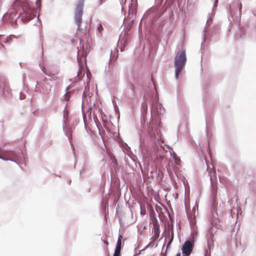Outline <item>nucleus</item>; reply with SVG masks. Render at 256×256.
<instances>
[{"label": "nucleus", "instance_id": "obj_15", "mask_svg": "<svg viewBox=\"0 0 256 256\" xmlns=\"http://www.w3.org/2000/svg\"><path fill=\"white\" fill-rule=\"evenodd\" d=\"M206 241L208 242H210L212 243H214V234L213 232L210 231V230L208 231V232L206 235Z\"/></svg>", "mask_w": 256, "mask_h": 256}, {"label": "nucleus", "instance_id": "obj_48", "mask_svg": "<svg viewBox=\"0 0 256 256\" xmlns=\"http://www.w3.org/2000/svg\"><path fill=\"white\" fill-rule=\"evenodd\" d=\"M38 82H36V86H35V88H36H36H38V86H38Z\"/></svg>", "mask_w": 256, "mask_h": 256}, {"label": "nucleus", "instance_id": "obj_20", "mask_svg": "<svg viewBox=\"0 0 256 256\" xmlns=\"http://www.w3.org/2000/svg\"><path fill=\"white\" fill-rule=\"evenodd\" d=\"M95 104L94 102L92 106H89L88 110V118L89 119H91L92 118V108L94 106Z\"/></svg>", "mask_w": 256, "mask_h": 256}, {"label": "nucleus", "instance_id": "obj_40", "mask_svg": "<svg viewBox=\"0 0 256 256\" xmlns=\"http://www.w3.org/2000/svg\"><path fill=\"white\" fill-rule=\"evenodd\" d=\"M238 8H239V10H240V12L242 9V4L241 2H240L238 4Z\"/></svg>", "mask_w": 256, "mask_h": 256}, {"label": "nucleus", "instance_id": "obj_10", "mask_svg": "<svg viewBox=\"0 0 256 256\" xmlns=\"http://www.w3.org/2000/svg\"><path fill=\"white\" fill-rule=\"evenodd\" d=\"M164 111V108H162V104L158 103V102H154L152 105L151 116L152 114L156 115L158 116L162 114Z\"/></svg>", "mask_w": 256, "mask_h": 256}, {"label": "nucleus", "instance_id": "obj_55", "mask_svg": "<svg viewBox=\"0 0 256 256\" xmlns=\"http://www.w3.org/2000/svg\"><path fill=\"white\" fill-rule=\"evenodd\" d=\"M35 92H40V90H35Z\"/></svg>", "mask_w": 256, "mask_h": 256}, {"label": "nucleus", "instance_id": "obj_26", "mask_svg": "<svg viewBox=\"0 0 256 256\" xmlns=\"http://www.w3.org/2000/svg\"><path fill=\"white\" fill-rule=\"evenodd\" d=\"M120 249L115 248L113 256H120Z\"/></svg>", "mask_w": 256, "mask_h": 256}, {"label": "nucleus", "instance_id": "obj_16", "mask_svg": "<svg viewBox=\"0 0 256 256\" xmlns=\"http://www.w3.org/2000/svg\"><path fill=\"white\" fill-rule=\"evenodd\" d=\"M208 25L207 27H205L204 30H203V39H204V42H202L201 46H200V49H201L202 50L204 49V48L203 47L204 42H206V33L208 30Z\"/></svg>", "mask_w": 256, "mask_h": 256}, {"label": "nucleus", "instance_id": "obj_49", "mask_svg": "<svg viewBox=\"0 0 256 256\" xmlns=\"http://www.w3.org/2000/svg\"><path fill=\"white\" fill-rule=\"evenodd\" d=\"M70 88V86H68L66 88V91H68V90L69 88Z\"/></svg>", "mask_w": 256, "mask_h": 256}, {"label": "nucleus", "instance_id": "obj_4", "mask_svg": "<svg viewBox=\"0 0 256 256\" xmlns=\"http://www.w3.org/2000/svg\"><path fill=\"white\" fill-rule=\"evenodd\" d=\"M186 52L181 50L178 52L175 56L174 59V66L175 68L174 76L178 80L179 75L182 72L183 68L185 66L186 62Z\"/></svg>", "mask_w": 256, "mask_h": 256}, {"label": "nucleus", "instance_id": "obj_47", "mask_svg": "<svg viewBox=\"0 0 256 256\" xmlns=\"http://www.w3.org/2000/svg\"><path fill=\"white\" fill-rule=\"evenodd\" d=\"M104 243L106 244V245H108V242L106 240H104Z\"/></svg>", "mask_w": 256, "mask_h": 256}, {"label": "nucleus", "instance_id": "obj_21", "mask_svg": "<svg viewBox=\"0 0 256 256\" xmlns=\"http://www.w3.org/2000/svg\"><path fill=\"white\" fill-rule=\"evenodd\" d=\"M12 37H14V38H16V37L14 36V35H12V34H10V36H7L5 38V39H4V40L3 41V42H5V43L8 42H10V41L12 40Z\"/></svg>", "mask_w": 256, "mask_h": 256}, {"label": "nucleus", "instance_id": "obj_45", "mask_svg": "<svg viewBox=\"0 0 256 256\" xmlns=\"http://www.w3.org/2000/svg\"><path fill=\"white\" fill-rule=\"evenodd\" d=\"M2 48L4 49L5 48H4V46L0 42V50H1Z\"/></svg>", "mask_w": 256, "mask_h": 256}, {"label": "nucleus", "instance_id": "obj_11", "mask_svg": "<svg viewBox=\"0 0 256 256\" xmlns=\"http://www.w3.org/2000/svg\"><path fill=\"white\" fill-rule=\"evenodd\" d=\"M62 130L64 132L65 136L68 138L69 140V142L70 144V146H72V144L71 142V140L72 139V130L71 126L69 125L67 123L66 120H64L62 124Z\"/></svg>", "mask_w": 256, "mask_h": 256}, {"label": "nucleus", "instance_id": "obj_61", "mask_svg": "<svg viewBox=\"0 0 256 256\" xmlns=\"http://www.w3.org/2000/svg\"><path fill=\"white\" fill-rule=\"evenodd\" d=\"M46 77H45L44 78V80H45L46 79Z\"/></svg>", "mask_w": 256, "mask_h": 256}, {"label": "nucleus", "instance_id": "obj_17", "mask_svg": "<svg viewBox=\"0 0 256 256\" xmlns=\"http://www.w3.org/2000/svg\"><path fill=\"white\" fill-rule=\"evenodd\" d=\"M40 56L41 58H42L44 56V53H43L44 48H43V40H42L43 36L40 35Z\"/></svg>", "mask_w": 256, "mask_h": 256}, {"label": "nucleus", "instance_id": "obj_9", "mask_svg": "<svg viewBox=\"0 0 256 256\" xmlns=\"http://www.w3.org/2000/svg\"><path fill=\"white\" fill-rule=\"evenodd\" d=\"M10 88L5 79L0 76V96L6 97L10 93Z\"/></svg>", "mask_w": 256, "mask_h": 256}, {"label": "nucleus", "instance_id": "obj_34", "mask_svg": "<svg viewBox=\"0 0 256 256\" xmlns=\"http://www.w3.org/2000/svg\"><path fill=\"white\" fill-rule=\"evenodd\" d=\"M218 0H215L213 5V8H216L218 6Z\"/></svg>", "mask_w": 256, "mask_h": 256}, {"label": "nucleus", "instance_id": "obj_57", "mask_svg": "<svg viewBox=\"0 0 256 256\" xmlns=\"http://www.w3.org/2000/svg\"><path fill=\"white\" fill-rule=\"evenodd\" d=\"M209 20H210V18L208 17V20H207V22H206V24H208V21Z\"/></svg>", "mask_w": 256, "mask_h": 256}, {"label": "nucleus", "instance_id": "obj_13", "mask_svg": "<svg viewBox=\"0 0 256 256\" xmlns=\"http://www.w3.org/2000/svg\"><path fill=\"white\" fill-rule=\"evenodd\" d=\"M187 217L189 220L190 226L191 229L192 228H197V226L196 224V219L195 214H194V216H192L189 214L187 213Z\"/></svg>", "mask_w": 256, "mask_h": 256}, {"label": "nucleus", "instance_id": "obj_18", "mask_svg": "<svg viewBox=\"0 0 256 256\" xmlns=\"http://www.w3.org/2000/svg\"><path fill=\"white\" fill-rule=\"evenodd\" d=\"M122 238V236L120 234H119L118 238L116 242V249H120L122 248V242L120 238Z\"/></svg>", "mask_w": 256, "mask_h": 256}, {"label": "nucleus", "instance_id": "obj_5", "mask_svg": "<svg viewBox=\"0 0 256 256\" xmlns=\"http://www.w3.org/2000/svg\"><path fill=\"white\" fill-rule=\"evenodd\" d=\"M84 0H78L74 12V22L78 26V30L80 29L82 16L83 15L84 6Z\"/></svg>", "mask_w": 256, "mask_h": 256}, {"label": "nucleus", "instance_id": "obj_29", "mask_svg": "<svg viewBox=\"0 0 256 256\" xmlns=\"http://www.w3.org/2000/svg\"><path fill=\"white\" fill-rule=\"evenodd\" d=\"M41 70L46 75H47V76L50 75L48 72L46 70L44 66L41 67Z\"/></svg>", "mask_w": 256, "mask_h": 256}, {"label": "nucleus", "instance_id": "obj_27", "mask_svg": "<svg viewBox=\"0 0 256 256\" xmlns=\"http://www.w3.org/2000/svg\"><path fill=\"white\" fill-rule=\"evenodd\" d=\"M196 236H190V238L189 240H189L191 242H192V244H194L195 242V241L196 240Z\"/></svg>", "mask_w": 256, "mask_h": 256}, {"label": "nucleus", "instance_id": "obj_1", "mask_svg": "<svg viewBox=\"0 0 256 256\" xmlns=\"http://www.w3.org/2000/svg\"><path fill=\"white\" fill-rule=\"evenodd\" d=\"M141 127L138 130L139 141L142 146L141 152L143 158L152 159L156 154V152L162 149V146L158 142V138L156 136V131L149 124L147 129L144 128L146 123L148 104L146 102L142 104Z\"/></svg>", "mask_w": 256, "mask_h": 256}, {"label": "nucleus", "instance_id": "obj_2", "mask_svg": "<svg viewBox=\"0 0 256 256\" xmlns=\"http://www.w3.org/2000/svg\"><path fill=\"white\" fill-rule=\"evenodd\" d=\"M35 16L33 8L30 7L24 8V1L22 0H16L9 11L3 15L2 20L4 22L15 26L17 25V19L20 18L22 22H27Z\"/></svg>", "mask_w": 256, "mask_h": 256}, {"label": "nucleus", "instance_id": "obj_44", "mask_svg": "<svg viewBox=\"0 0 256 256\" xmlns=\"http://www.w3.org/2000/svg\"><path fill=\"white\" fill-rule=\"evenodd\" d=\"M174 232H172L171 233V234H170V238H172V240H174Z\"/></svg>", "mask_w": 256, "mask_h": 256}, {"label": "nucleus", "instance_id": "obj_25", "mask_svg": "<svg viewBox=\"0 0 256 256\" xmlns=\"http://www.w3.org/2000/svg\"><path fill=\"white\" fill-rule=\"evenodd\" d=\"M93 118H94V122L98 128V130H100V128H99V126H98V123L99 122H98V120L96 116L94 114L93 116Z\"/></svg>", "mask_w": 256, "mask_h": 256}, {"label": "nucleus", "instance_id": "obj_63", "mask_svg": "<svg viewBox=\"0 0 256 256\" xmlns=\"http://www.w3.org/2000/svg\"><path fill=\"white\" fill-rule=\"evenodd\" d=\"M38 20H40L39 19L38 17Z\"/></svg>", "mask_w": 256, "mask_h": 256}, {"label": "nucleus", "instance_id": "obj_33", "mask_svg": "<svg viewBox=\"0 0 256 256\" xmlns=\"http://www.w3.org/2000/svg\"><path fill=\"white\" fill-rule=\"evenodd\" d=\"M89 52L88 50V51H86V52H85V54L84 56V62L86 63V56L87 54H88V53Z\"/></svg>", "mask_w": 256, "mask_h": 256}, {"label": "nucleus", "instance_id": "obj_38", "mask_svg": "<svg viewBox=\"0 0 256 256\" xmlns=\"http://www.w3.org/2000/svg\"><path fill=\"white\" fill-rule=\"evenodd\" d=\"M204 256H210V254H208V250H205Z\"/></svg>", "mask_w": 256, "mask_h": 256}, {"label": "nucleus", "instance_id": "obj_32", "mask_svg": "<svg viewBox=\"0 0 256 256\" xmlns=\"http://www.w3.org/2000/svg\"><path fill=\"white\" fill-rule=\"evenodd\" d=\"M82 117H83V118H84V126L86 128V129L87 128V127H88V126L86 125V116L85 114H84L83 113L82 114Z\"/></svg>", "mask_w": 256, "mask_h": 256}, {"label": "nucleus", "instance_id": "obj_53", "mask_svg": "<svg viewBox=\"0 0 256 256\" xmlns=\"http://www.w3.org/2000/svg\"><path fill=\"white\" fill-rule=\"evenodd\" d=\"M176 256H180V253L178 252Z\"/></svg>", "mask_w": 256, "mask_h": 256}, {"label": "nucleus", "instance_id": "obj_36", "mask_svg": "<svg viewBox=\"0 0 256 256\" xmlns=\"http://www.w3.org/2000/svg\"><path fill=\"white\" fill-rule=\"evenodd\" d=\"M171 244L172 243H170V242H168V244H166V248L165 252H164L165 253L166 252L167 250H168V248L170 246Z\"/></svg>", "mask_w": 256, "mask_h": 256}, {"label": "nucleus", "instance_id": "obj_22", "mask_svg": "<svg viewBox=\"0 0 256 256\" xmlns=\"http://www.w3.org/2000/svg\"><path fill=\"white\" fill-rule=\"evenodd\" d=\"M118 54L116 55L115 54H112V51L111 52V54L110 56V62H112V61H115L117 59Z\"/></svg>", "mask_w": 256, "mask_h": 256}, {"label": "nucleus", "instance_id": "obj_41", "mask_svg": "<svg viewBox=\"0 0 256 256\" xmlns=\"http://www.w3.org/2000/svg\"><path fill=\"white\" fill-rule=\"evenodd\" d=\"M198 208V206L196 204L195 206L192 208V212L195 213L196 209Z\"/></svg>", "mask_w": 256, "mask_h": 256}, {"label": "nucleus", "instance_id": "obj_7", "mask_svg": "<svg viewBox=\"0 0 256 256\" xmlns=\"http://www.w3.org/2000/svg\"><path fill=\"white\" fill-rule=\"evenodd\" d=\"M137 0H130V2L128 4V17L132 22H134L136 18V16L133 17L137 12Z\"/></svg>", "mask_w": 256, "mask_h": 256}, {"label": "nucleus", "instance_id": "obj_59", "mask_svg": "<svg viewBox=\"0 0 256 256\" xmlns=\"http://www.w3.org/2000/svg\"><path fill=\"white\" fill-rule=\"evenodd\" d=\"M229 7H230V12H231V10H230V8H230V6H229Z\"/></svg>", "mask_w": 256, "mask_h": 256}, {"label": "nucleus", "instance_id": "obj_62", "mask_svg": "<svg viewBox=\"0 0 256 256\" xmlns=\"http://www.w3.org/2000/svg\"><path fill=\"white\" fill-rule=\"evenodd\" d=\"M173 154H174V156H175V155H176V154H175L174 152H173Z\"/></svg>", "mask_w": 256, "mask_h": 256}, {"label": "nucleus", "instance_id": "obj_24", "mask_svg": "<svg viewBox=\"0 0 256 256\" xmlns=\"http://www.w3.org/2000/svg\"><path fill=\"white\" fill-rule=\"evenodd\" d=\"M207 246H208V250L210 251V253L211 250H212L214 248V243L211 242V244H210V242H207Z\"/></svg>", "mask_w": 256, "mask_h": 256}, {"label": "nucleus", "instance_id": "obj_43", "mask_svg": "<svg viewBox=\"0 0 256 256\" xmlns=\"http://www.w3.org/2000/svg\"><path fill=\"white\" fill-rule=\"evenodd\" d=\"M207 150L208 152V153H209L210 155V147L209 142L208 143V147Z\"/></svg>", "mask_w": 256, "mask_h": 256}, {"label": "nucleus", "instance_id": "obj_42", "mask_svg": "<svg viewBox=\"0 0 256 256\" xmlns=\"http://www.w3.org/2000/svg\"><path fill=\"white\" fill-rule=\"evenodd\" d=\"M152 246V247L153 246L152 245V242H150L144 248V250L146 249V248Z\"/></svg>", "mask_w": 256, "mask_h": 256}, {"label": "nucleus", "instance_id": "obj_28", "mask_svg": "<svg viewBox=\"0 0 256 256\" xmlns=\"http://www.w3.org/2000/svg\"><path fill=\"white\" fill-rule=\"evenodd\" d=\"M192 230L191 236H196L198 234L197 228H192Z\"/></svg>", "mask_w": 256, "mask_h": 256}, {"label": "nucleus", "instance_id": "obj_54", "mask_svg": "<svg viewBox=\"0 0 256 256\" xmlns=\"http://www.w3.org/2000/svg\"><path fill=\"white\" fill-rule=\"evenodd\" d=\"M20 100H23V99H24V98H22V96L20 95Z\"/></svg>", "mask_w": 256, "mask_h": 256}, {"label": "nucleus", "instance_id": "obj_30", "mask_svg": "<svg viewBox=\"0 0 256 256\" xmlns=\"http://www.w3.org/2000/svg\"><path fill=\"white\" fill-rule=\"evenodd\" d=\"M103 29V27L102 24L100 23L98 24L97 26V30L99 32L102 31V30Z\"/></svg>", "mask_w": 256, "mask_h": 256}, {"label": "nucleus", "instance_id": "obj_52", "mask_svg": "<svg viewBox=\"0 0 256 256\" xmlns=\"http://www.w3.org/2000/svg\"><path fill=\"white\" fill-rule=\"evenodd\" d=\"M168 217H169L170 220H172V219H171V218H170V213H168Z\"/></svg>", "mask_w": 256, "mask_h": 256}, {"label": "nucleus", "instance_id": "obj_37", "mask_svg": "<svg viewBox=\"0 0 256 256\" xmlns=\"http://www.w3.org/2000/svg\"><path fill=\"white\" fill-rule=\"evenodd\" d=\"M138 33H139V34H142V28H140V26H138Z\"/></svg>", "mask_w": 256, "mask_h": 256}, {"label": "nucleus", "instance_id": "obj_35", "mask_svg": "<svg viewBox=\"0 0 256 256\" xmlns=\"http://www.w3.org/2000/svg\"><path fill=\"white\" fill-rule=\"evenodd\" d=\"M86 92H84L83 94H82V103L84 102V99H86ZM82 105H83V104H82Z\"/></svg>", "mask_w": 256, "mask_h": 256}, {"label": "nucleus", "instance_id": "obj_51", "mask_svg": "<svg viewBox=\"0 0 256 256\" xmlns=\"http://www.w3.org/2000/svg\"><path fill=\"white\" fill-rule=\"evenodd\" d=\"M166 238H165V239H164V244L163 245V247L165 245V244L166 242Z\"/></svg>", "mask_w": 256, "mask_h": 256}, {"label": "nucleus", "instance_id": "obj_60", "mask_svg": "<svg viewBox=\"0 0 256 256\" xmlns=\"http://www.w3.org/2000/svg\"><path fill=\"white\" fill-rule=\"evenodd\" d=\"M142 250H140L139 253H138V254H140V253L141 251H142Z\"/></svg>", "mask_w": 256, "mask_h": 256}, {"label": "nucleus", "instance_id": "obj_50", "mask_svg": "<svg viewBox=\"0 0 256 256\" xmlns=\"http://www.w3.org/2000/svg\"><path fill=\"white\" fill-rule=\"evenodd\" d=\"M36 110H35V111L32 112L33 114L34 115V116L36 115Z\"/></svg>", "mask_w": 256, "mask_h": 256}, {"label": "nucleus", "instance_id": "obj_31", "mask_svg": "<svg viewBox=\"0 0 256 256\" xmlns=\"http://www.w3.org/2000/svg\"><path fill=\"white\" fill-rule=\"evenodd\" d=\"M36 4L38 8H40L41 6V0H36Z\"/></svg>", "mask_w": 256, "mask_h": 256}, {"label": "nucleus", "instance_id": "obj_46", "mask_svg": "<svg viewBox=\"0 0 256 256\" xmlns=\"http://www.w3.org/2000/svg\"><path fill=\"white\" fill-rule=\"evenodd\" d=\"M174 240H172V238H170L168 242L170 243H172Z\"/></svg>", "mask_w": 256, "mask_h": 256}, {"label": "nucleus", "instance_id": "obj_39", "mask_svg": "<svg viewBox=\"0 0 256 256\" xmlns=\"http://www.w3.org/2000/svg\"><path fill=\"white\" fill-rule=\"evenodd\" d=\"M64 99L66 101L68 102L70 100V97L66 95V94H64Z\"/></svg>", "mask_w": 256, "mask_h": 256}, {"label": "nucleus", "instance_id": "obj_14", "mask_svg": "<svg viewBox=\"0 0 256 256\" xmlns=\"http://www.w3.org/2000/svg\"><path fill=\"white\" fill-rule=\"evenodd\" d=\"M41 88L43 91V93L45 94H48L51 90V86L48 84H46L40 86Z\"/></svg>", "mask_w": 256, "mask_h": 256}, {"label": "nucleus", "instance_id": "obj_58", "mask_svg": "<svg viewBox=\"0 0 256 256\" xmlns=\"http://www.w3.org/2000/svg\"><path fill=\"white\" fill-rule=\"evenodd\" d=\"M82 174V170H80V174Z\"/></svg>", "mask_w": 256, "mask_h": 256}, {"label": "nucleus", "instance_id": "obj_3", "mask_svg": "<svg viewBox=\"0 0 256 256\" xmlns=\"http://www.w3.org/2000/svg\"><path fill=\"white\" fill-rule=\"evenodd\" d=\"M164 10L162 5L153 6L144 14L139 26L142 28L144 21L146 31L150 34H156L162 28V22L164 21Z\"/></svg>", "mask_w": 256, "mask_h": 256}, {"label": "nucleus", "instance_id": "obj_12", "mask_svg": "<svg viewBox=\"0 0 256 256\" xmlns=\"http://www.w3.org/2000/svg\"><path fill=\"white\" fill-rule=\"evenodd\" d=\"M210 186H211V190L212 193V198L213 200V203L216 202V195H217V186H216V182H214L213 178L212 176L210 178Z\"/></svg>", "mask_w": 256, "mask_h": 256}, {"label": "nucleus", "instance_id": "obj_8", "mask_svg": "<svg viewBox=\"0 0 256 256\" xmlns=\"http://www.w3.org/2000/svg\"><path fill=\"white\" fill-rule=\"evenodd\" d=\"M194 248V244L189 240H186L182 245V256H190Z\"/></svg>", "mask_w": 256, "mask_h": 256}, {"label": "nucleus", "instance_id": "obj_56", "mask_svg": "<svg viewBox=\"0 0 256 256\" xmlns=\"http://www.w3.org/2000/svg\"><path fill=\"white\" fill-rule=\"evenodd\" d=\"M162 256H166V253L164 252V254H162Z\"/></svg>", "mask_w": 256, "mask_h": 256}, {"label": "nucleus", "instance_id": "obj_19", "mask_svg": "<svg viewBox=\"0 0 256 256\" xmlns=\"http://www.w3.org/2000/svg\"><path fill=\"white\" fill-rule=\"evenodd\" d=\"M77 60H78V65L79 66V70H78V72H77L78 75L79 72L82 70L84 66H83L82 64L81 63V62L80 61V59L78 58V55L77 56Z\"/></svg>", "mask_w": 256, "mask_h": 256}, {"label": "nucleus", "instance_id": "obj_23", "mask_svg": "<svg viewBox=\"0 0 256 256\" xmlns=\"http://www.w3.org/2000/svg\"><path fill=\"white\" fill-rule=\"evenodd\" d=\"M108 201H106V202H104V200H102V210L104 212L106 211V210L108 206Z\"/></svg>", "mask_w": 256, "mask_h": 256}, {"label": "nucleus", "instance_id": "obj_6", "mask_svg": "<svg viewBox=\"0 0 256 256\" xmlns=\"http://www.w3.org/2000/svg\"><path fill=\"white\" fill-rule=\"evenodd\" d=\"M150 216L154 217L153 221V228H152V234H154L153 236L151 238V240L152 241H155L160 236V224L158 219L156 217V214L153 209L150 212Z\"/></svg>", "mask_w": 256, "mask_h": 256}]
</instances>
